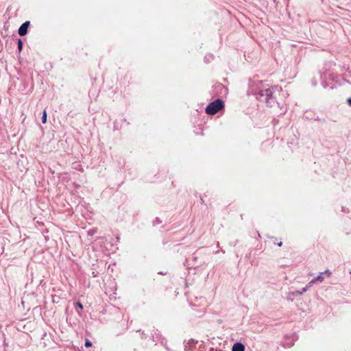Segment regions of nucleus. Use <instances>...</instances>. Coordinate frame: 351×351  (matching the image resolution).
I'll return each mask as SVG.
<instances>
[{
  "label": "nucleus",
  "mask_w": 351,
  "mask_h": 351,
  "mask_svg": "<svg viewBox=\"0 0 351 351\" xmlns=\"http://www.w3.org/2000/svg\"><path fill=\"white\" fill-rule=\"evenodd\" d=\"M307 291V288H303L302 290H298L295 292H291L289 293V295H292V296H295V295H302L303 294L304 292H306Z\"/></svg>",
  "instance_id": "obj_6"
},
{
  "label": "nucleus",
  "mask_w": 351,
  "mask_h": 351,
  "mask_svg": "<svg viewBox=\"0 0 351 351\" xmlns=\"http://www.w3.org/2000/svg\"><path fill=\"white\" fill-rule=\"evenodd\" d=\"M245 346L243 343L237 342L232 346V351H244Z\"/></svg>",
  "instance_id": "obj_5"
},
{
  "label": "nucleus",
  "mask_w": 351,
  "mask_h": 351,
  "mask_svg": "<svg viewBox=\"0 0 351 351\" xmlns=\"http://www.w3.org/2000/svg\"><path fill=\"white\" fill-rule=\"evenodd\" d=\"M315 282V280L313 279L311 281H310L307 285L305 287V288H307V290L313 286V285Z\"/></svg>",
  "instance_id": "obj_9"
},
{
  "label": "nucleus",
  "mask_w": 351,
  "mask_h": 351,
  "mask_svg": "<svg viewBox=\"0 0 351 351\" xmlns=\"http://www.w3.org/2000/svg\"><path fill=\"white\" fill-rule=\"evenodd\" d=\"M330 275H331L330 271L326 270L324 272H321L316 278H314V280L315 282H317V281L322 282L325 278V276H326L327 277H329Z\"/></svg>",
  "instance_id": "obj_4"
},
{
  "label": "nucleus",
  "mask_w": 351,
  "mask_h": 351,
  "mask_svg": "<svg viewBox=\"0 0 351 351\" xmlns=\"http://www.w3.org/2000/svg\"><path fill=\"white\" fill-rule=\"evenodd\" d=\"M277 245H278V246L280 247V246H282V243L280 241V242L278 243Z\"/></svg>",
  "instance_id": "obj_14"
},
{
  "label": "nucleus",
  "mask_w": 351,
  "mask_h": 351,
  "mask_svg": "<svg viewBox=\"0 0 351 351\" xmlns=\"http://www.w3.org/2000/svg\"><path fill=\"white\" fill-rule=\"evenodd\" d=\"M29 24H30L29 21H25L20 26V27L18 29V34L21 36H23L27 34V29H28V27L29 26Z\"/></svg>",
  "instance_id": "obj_3"
},
{
  "label": "nucleus",
  "mask_w": 351,
  "mask_h": 351,
  "mask_svg": "<svg viewBox=\"0 0 351 351\" xmlns=\"http://www.w3.org/2000/svg\"><path fill=\"white\" fill-rule=\"evenodd\" d=\"M348 104L351 106V98L348 99Z\"/></svg>",
  "instance_id": "obj_13"
},
{
  "label": "nucleus",
  "mask_w": 351,
  "mask_h": 351,
  "mask_svg": "<svg viewBox=\"0 0 351 351\" xmlns=\"http://www.w3.org/2000/svg\"><path fill=\"white\" fill-rule=\"evenodd\" d=\"M76 306L80 308V309L83 308V305L82 304V303H80L79 302L76 303Z\"/></svg>",
  "instance_id": "obj_12"
},
{
  "label": "nucleus",
  "mask_w": 351,
  "mask_h": 351,
  "mask_svg": "<svg viewBox=\"0 0 351 351\" xmlns=\"http://www.w3.org/2000/svg\"><path fill=\"white\" fill-rule=\"evenodd\" d=\"M219 86H220V87L223 88H224V87L223 86V85H221V84H220V85H219Z\"/></svg>",
  "instance_id": "obj_16"
},
{
  "label": "nucleus",
  "mask_w": 351,
  "mask_h": 351,
  "mask_svg": "<svg viewBox=\"0 0 351 351\" xmlns=\"http://www.w3.org/2000/svg\"><path fill=\"white\" fill-rule=\"evenodd\" d=\"M17 44H18V49L19 51H21L22 49H23V42L21 39H19L18 40V42H17Z\"/></svg>",
  "instance_id": "obj_7"
},
{
  "label": "nucleus",
  "mask_w": 351,
  "mask_h": 351,
  "mask_svg": "<svg viewBox=\"0 0 351 351\" xmlns=\"http://www.w3.org/2000/svg\"><path fill=\"white\" fill-rule=\"evenodd\" d=\"M206 61H210V60H213V56L212 55H207L205 56Z\"/></svg>",
  "instance_id": "obj_10"
},
{
  "label": "nucleus",
  "mask_w": 351,
  "mask_h": 351,
  "mask_svg": "<svg viewBox=\"0 0 351 351\" xmlns=\"http://www.w3.org/2000/svg\"><path fill=\"white\" fill-rule=\"evenodd\" d=\"M276 90H280L281 88L280 87L278 88L276 86H272L271 88L260 90L255 93V95L258 100L264 101L268 105H271L273 100V94Z\"/></svg>",
  "instance_id": "obj_1"
},
{
  "label": "nucleus",
  "mask_w": 351,
  "mask_h": 351,
  "mask_svg": "<svg viewBox=\"0 0 351 351\" xmlns=\"http://www.w3.org/2000/svg\"><path fill=\"white\" fill-rule=\"evenodd\" d=\"M292 346H293V343L287 344V345L285 344V346H287V347H291Z\"/></svg>",
  "instance_id": "obj_15"
},
{
  "label": "nucleus",
  "mask_w": 351,
  "mask_h": 351,
  "mask_svg": "<svg viewBox=\"0 0 351 351\" xmlns=\"http://www.w3.org/2000/svg\"><path fill=\"white\" fill-rule=\"evenodd\" d=\"M91 345H92L91 342L89 340L86 339V341L85 342V346L90 347V346H91Z\"/></svg>",
  "instance_id": "obj_11"
},
{
  "label": "nucleus",
  "mask_w": 351,
  "mask_h": 351,
  "mask_svg": "<svg viewBox=\"0 0 351 351\" xmlns=\"http://www.w3.org/2000/svg\"><path fill=\"white\" fill-rule=\"evenodd\" d=\"M47 121V112L46 110L43 111V117H42V122L43 123H45Z\"/></svg>",
  "instance_id": "obj_8"
},
{
  "label": "nucleus",
  "mask_w": 351,
  "mask_h": 351,
  "mask_svg": "<svg viewBox=\"0 0 351 351\" xmlns=\"http://www.w3.org/2000/svg\"><path fill=\"white\" fill-rule=\"evenodd\" d=\"M224 108V103L221 99H217L210 102L206 108L208 114L213 115Z\"/></svg>",
  "instance_id": "obj_2"
}]
</instances>
